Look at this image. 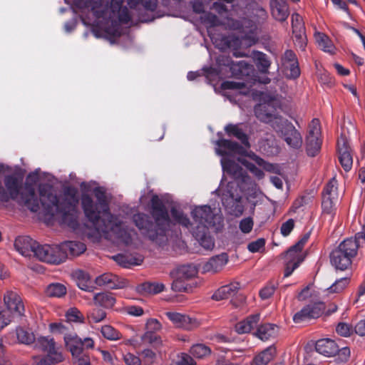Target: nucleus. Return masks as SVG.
<instances>
[{"label":"nucleus","instance_id":"obj_1","mask_svg":"<svg viewBox=\"0 0 365 365\" xmlns=\"http://www.w3.org/2000/svg\"><path fill=\"white\" fill-rule=\"evenodd\" d=\"M132 220L145 238L159 245L167 240V232L173 225H180L186 228L191 225L187 216L176 207L170 208V216L168 209L157 195L151 197L150 215L138 212L133 215Z\"/></svg>","mask_w":365,"mask_h":365},{"label":"nucleus","instance_id":"obj_2","mask_svg":"<svg viewBox=\"0 0 365 365\" xmlns=\"http://www.w3.org/2000/svg\"><path fill=\"white\" fill-rule=\"evenodd\" d=\"M93 192L96 199V202L88 194L81 195V203L85 217L98 232L103 234L112 232L124 245L132 244L135 231L124 226L123 222L110 212L105 188L96 187Z\"/></svg>","mask_w":365,"mask_h":365},{"label":"nucleus","instance_id":"obj_3","mask_svg":"<svg viewBox=\"0 0 365 365\" xmlns=\"http://www.w3.org/2000/svg\"><path fill=\"white\" fill-rule=\"evenodd\" d=\"M39 203L43 208V215L48 220L59 218L62 224L74 227L77 225L76 217L71 213L78 203V190L72 186L66 187L63 190V197L61 201L53 192V187L48 183L38 185Z\"/></svg>","mask_w":365,"mask_h":365},{"label":"nucleus","instance_id":"obj_4","mask_svg":"<svg viewBox=\"0 0 365 365\" xmlns=\"http://www.w3.org/2000/svg\"><path fill=\"white\" fill-rule=\"evenodd\" d=\"M131 21V16L127 7L119 9L109 10L108 14H104L101 19H96L92 24V32L96 37L101 36L102 33L111 37L120 36V24H128Z\"/></svg>","mask_w":365,"mask_h":365},{"label":"nucleus","instance_id":"obj_5","mask_svg":"<svg viewBox=\"0 0 365 365\" xmlns=\"http://www.w3.org/2000/svg\"><path fill=\"white\" fill-rule=\"evenodd\" d=\"M357 253L356 242L345 239L330 253V262L336 269L346 270L351 265Z\"/></svg>","mask_w":365,"mask_h":365},{"label":"nucleus","instance_id":"obj_6","mask_svg":"<svg viewBox=\"0 0 365 365\" xmlns=\"http://www.w3.org/2000/svg\"><path fill=\"white\" fill-rule=\"evenodd\" d=\"M6 310L0 309V329L7 326L14 318L24 317L25 308L21 297L14 291H6L4 295Z\"/></svg>","mask_w":365,"mask_h":365},{"label":"nucleus","instance_id":"obj_7","mask_svg":"<svg viewBox=\"0 0 365 365\" xmlns=\"http://www.w3.org/2000/svg\"><path fill=\"white\" fill-rule=\"evenodd\" d=\"M315 350L326 357L336 356V363L345 364L351 356V351L348 346L339 349L334 340L328 338L317 340L315 344Z\"/></svg>","mask_w":365,"mask_h":365},{"label":"nucleus","instance_id":"obj_8","mask_svg":"<svg viewBox=\"0 0 365 365\" xmlns=\"http://www.w3.org/2000/svg\"><path fill=\"white\" fill-rule=\"evenodd\" d=\"M34 343L36 349L47 353L46 356L42 358L37 365H51L63 360V354L60 349L56 346L53 339L41 336L35 339Z\"/></svg>","mask_w":365,"mask_h":365},{"label":"nucleus","instance_id":"obj_9","mask_svg":"<svg viewBox=\"0 0 365 365\" xmlns=\"http://www.w3.org/2000/svg\"><path fill=\"white\" fill-rule=\"evenodd\" d=\"M338 200L337 181L333 178L324 187L322 192V215H327L331 223L336 212V204Z\"/></svg>","mask_w":365,"mask_h":365},{"label":"nucleus","instance_id":"obj_10","mask_svg":"<svg viewBox=\"0 0 365 365\" xmlns=\"http://www.w3.org/2000/svg\"><path fill=\"white\" fill-rule=\"evenodd\" d=\"M124 0H111L110 5L103 6L101 0H73L74 6L80 9H88L94 17L99 20L104 14H108L109 10L122 8Z\"/></svg>","mask_w":365,"mask_h":365},{"label":"nucleus","instance_id":"obj_11","mask_svg":"<svg viewBox=\"0 0 365 365\" xmlns=\"http://www.w3.org/2000/svg\"><path fill=\"white\" fill-rule=\"evenodd\" d=\"M36 257L49 264H58L66 259V255L62 250L61 244L58 245H39L36 252Z\"/></svg>","mask_w":365,"mask_h":365},{"label":"nucleus","instance_id":"obj_12","mask_svg":"<svg viewBox=\"0 0 365 365\" xmlns=\"http://www.w3.org/2000/svg\"><path fill=\"white\" fill-rule=\"evenodd\" d=\"M320 136V122L319 119L314 118L309 125L308 135L306 138V151L309 156L314 157L319 153L322 143Z\"/></svg>","mask_w":365,"mask_h":365},{"label":"nucleus","instance_id":"obj_13","mask_svg":"<svg viewBox=\"0 0 365 365\" xmlns=\"http://www.w3.org/2000/svg\"><path fill=\"white\" fill-rule=\"evenodd\" d=\"M65 346L71 355H76L79 352L88 353V349H93L94 341L90 337L82 340L76 334H70L63 336Z\"/></svg>","mask_w":365,"mask_h":365},{"label":"nucleus","instance_id":"obj_14","mask_svg":"<svg viewBox=\"0 0 365 365\" xmlns=\"http://www.w3.org/2000/svg\"><path fill=\"white\" fill-rule=\"evenodd\" d=\"M194 221L193 229H197L200 225L206 226L207 229L215 225V215L210 206L201 205L195 207L191 212Z\"/></svg>","mask_w":365,"mask_h":365},{"label":"nucleus","instance_id":"obj_15","mask_svg":"<svg viewBox=\"0 0 365 365\" xmlns=\"http://www.w3.org/2000/svg\"><path fill=\"white\" fill-rule=\"evenodd\" d=\"M282 68L288 78L297 79L300 76V68L296 53L287 49L281 57Z\"/></svg>","mask_w":365,"mask_h":365},{"label":"nucleus","instance_id":"obj_16","mask_svg":"<svg viewBox=\"0 0 365 365\" xmlns=\"http://www.w3.org/2000/svg\"><path fill=\"white\" fill-rule=\"evenodd\" d=\"M325 309L323 302H314L304 306L300 311L297 312L293 317L295 323L316 319L319 317Z\"/></svg>","mask_w":365,"mask_h":365},{"label":"nucleus","instance_id":"obj_17","mask_svg":"<svg viewBox=\"0 0 365 365\" xmlns=\"http://www.w3.org/2000/svg\"><path fill=\"white\" fill-rule=\"evenodd\" d=\"M339 161L345 172H349L353 165L351 149L347 139L341 135L337 141Z\"/></svg>","mask_w":365,"mask_h":365},{"label":"nucleus","instance_id":"obj_18","mask_svg":"<svg viewBox=\"0 0 365 365\" xmlns=\"http://www.w3.org/2000/svg\"><path fill=\"white\" fill-rule=\"evenodd\" d=\"M165 315L178 328L191 330L197 328L200 323L195 318L176 312H166Z\"/></svg>","mask_w":365,"mask_h":365},{"label":"nucleus","instance_id":"obj_19","mask_svg":"<svg viewBox=\"0 0 365 365\" xmlns=\"http://www.w3.org/2000/svg\"><path fill=\"white\" fill-rule=\"evenodd\" d=\"M39 244L29 236H19L14 241V247L17 252L25 257H36Z\"/></svg>","mask_w":365,"mask_h":365},{"label":"nucleus","instance_id":"obj_20","mask_svg":"<svg viewBox=\"0 0 365 365\" xmlns=\"http://www.w3.org/2000/svg\"><path fill=\"white\" fill-rule=\"evenodd\" d=\"M271 15L276 21H285L289 15V8L287 0H270Z\"/></svg>","mask_w":365,"mask_h":365},{"label":"nucleus","instance_id":"obj_21","mask_svg":"<svg viewBox=\"0 0 365 365\" xmlns=\"http://www.w3.org/2000/svg\"><path fill=\"white\" fill-rule=\"evenodd\" d=\"M228 255L222 252L220 255L212 257L202 266V272L216 273L222 269L224 266L228 262Z\"/></svg>","mask_w":365,"mask_h":365},{"label":"nucleus","instance_id":"obj_22","mask_svg":"<svg viewBox=\"0 0 365 365\" xmlns=\"http://www.w3.org/2000/svg\"><path fill=\"white\" fill-rule=\"evenodd\" d=\"M217 145L220 148L218 153L221 155L228 154L247 155L246 149L235 141L227 139H219L217 141Z\"/></svg>","mask_w":365,"mask_h":365},{"label":"nucleus","instance_id":"obj_23","mask_svg":"<svg viewBox=\"0 0 365 365\" xmlns=\"http://www.w3.org/2000/svg\"><path fill=\"white\" fill-rule=\"evenodd\" d=\"M222 166L223 171L231 175L235 180H240L245 182L249 178L246 171L243 168L232 160H222Z\"/></svg>","mask_w":365,"mask_h":365},{"label":"nucleus","instance_id":"obj_24","mask_svg":"<svg viewBox=\"0 0 365 365\" xmlns=\"http://www.w3.org/2000/svg\"><path fill=\"white\" fill-rule=\"evenodd\" d=\"M192 235L205 250H211L213 249L215 242L210 235L209 229H207L206 226L200 225L197 229H193Z\"/></svg>","mask_w":365,"mask_h":365},{"label":"nucleus","instance_id":"obj_25","mask_svg":"<svg viewBox=\"0 0 365 365\" xmlns=\"http://www.w3.org/2000/svg\"><path fill=\"white\" fill-rule=\"evenodd\" d=\"M279 137L283 138L287 145L293 148H299L302 144V135L292 123L288 125V127Z\"/></svg>","mask_w":365,"mask_h":365},{"label":"nucleus","instance_id":"obj_26","mask_svg":"<svg viewBox=\"0 0 365 365\" xmlns=\"http://www.w3.org/2000/svg\"><path fill=\"white\" fill-rule=\"evenodd\" d=\"M240 289L238 282H232L229 284L222 286L212 296V299L216 301H220L234 297Z\"/></svg>","mask_w":365,"mask_h":365},{"label":"nucleus","instance_id":"obj_27","mask_svg":"<svg viewBox=\"0 0 365 365\" xmlns=\"http://www.w3.org/2000/svg\"><path fill=\"white\" fill-rule=\"evenodd\" d=\"M226 134L230 137H235L247 148L250 147L248 135L237 124L229 123L225 127Z\"/></svg>","mask_w":365,"mask_h":365},{"label":"nucleus","instance_id":"obj_28","mask_svg":"<svg viewBox=\"0 0 365 365\" xmlns=\"http://www.w3.org/2000/svg\"><path fill=\"white\" fill-rule=\"evenodd\" d=\"M259 319V314L250 315L236 324L235 330L240 334L249 333L258 324Z\"/></svg>","mask_w":365,"mask_h":365},{"label":"nucleus","instance_id":"obj_29","mask_svg":"<svg viewBox=\"0 0 365 365\" xmlns=\"http://www.w3.org/2000/svg\"><path fill=\"white\" fill-rule=\"evenodd\" d=\"M61 244L62 250L66 255V259L68 257V256H78L83 253L86 250L85 244L81 242L66 241Z\"/></svg>","mask_w":365,"mask_h":365},{"label":"nucleus","instance_id":"obj_30","mask_svg":"<svg viewBox=\"0 0 365 365\" xmlns=\"http://www.w3.org/2000/svg\"><path fill=\"white\" fill-rule=\"evenodd\" d=\"M74 276L76 279L78 287L84 291L92 292L96 289L95 282L93 283L89 274L83 270H77Z\"/></svg>","mask_w":365,"mask_h":365},{"label":"nucleus","instance_id":"obj_31","mask_svg":"<svg viewBox=\"0 0 365 365\" xmlns=\"http://www.w3.org/2000/svg\"><path fill=\"white\" fill-rule=\"evenodd\" d=\"M277 327L273 324H261L254 332V336L259 338L262 341H267L272 337H274L277 334Z\"/></svg>","mask_w":365,"mask_h":365},{"label":"nucleus","instance_id":"obj_32","mask_svg":"<svg viewBox=\"0 0 365 365\" xmlns=\"http://www.w3.org/2000/svg\"><path fill=\"white\" fill-rule=\"evenodd\" d=\"M276 355V349L270 346L255 356L251 362V365H267Z\"/></svg>","mask_w":365,"mask_h":365},{"label":"nucleus","instance_id":"obj_33","mask_svg":"<svg viewBox=\"0 0 365 365\" xmlns=\"http://www.w3.org/2000/svg\"><path fill=\"white\" fill-rule=\"evenodd\" d=\"M93 301L96 305L109 309L112 308L115 304V298L111 292H100L95 294Z\"/></svg>","mask_w":365,"mask_h":365},{"label":"nucleus","instance_id":"obj_34","mask_svg":"<svg viewBox=\"0 0 365 365\" xmlns=\"http://www.w3.org/2000/svg\"><path fill=\"white\" fill-rule=\"evenodd\" d=\"M118 277L111 273H104L95 279V284L98 286H107L110 289H119L122 286L117 282Z\"/></svg>","mask_w":365,"mask_h":365},{"label":"nucleus","instance_id":"obj_35","mask_svg":"<svg viewBox=\"0 0 365 365\" xmlns=\"http://www.w3.org/2000/svg\"><path fill=\"white\" fill-rule=\"evenodd\" d=\"M250 24H251V21L245 19H243L242 20L227 19L226 23V25L229 29L237 31L242 34H245L244 36L242 35V37L246 38H249L250 36L247 34L245 27L247 26V25Z\"/></svg>","mask_w":365,"mask_h":365},{"label":"nucleus","instance_id":"obj_36","mask_svg":"<svg viewBox=\"0 0 365 365\" xmlns=\"http://www.w3.org/2000/svg\"><path fill=\"white\" fill-rule=\"evenodd\" d=\"M164 289L165 285L162 283L149 282L142 283L137 287L138 292L143 294H158L163 292Z\"/></svg>","mask_w":365,"mask_h":365},{"label":"nucleus","instance_id":"obj_37","mask_svg":"<svg viewBox=\"0 0 365 365\" xmlns=\"http://www.w3.org/2000/svg\"><path fill=\"white\" fill-rule=\"evenodd\" d=\"M271 109L272 108L269 105H258L255 108V113L261 122L268 124L275 114Z\"/></svg>","mask_w":365,"mask_h":365},{"label":"nucleus","instance_id":"obj_38","mask_svg":"<svg viewBox=\"0 0 365 365\" xmlns=\"http://www.w3.org/2000/svg\"><path fill=\"white\" fill-rule=\"evenodd\" d=\"M268 124H269L279 136H280L284 130H286L287 127H288V125L292 124V123L282 115L274 114Z\"/></svg>","mask_w":365,"mask_h":365},{"label":"nucleus","instance_id":"obj_39","mask_svg":"<svg viewBox=\"0 0 365 365\" xmlns=\"http://www.w3.org/2000/svg\"><path fill=\"white\" fill-rule=\"evenodd\" d=\"M255 58L259 71L262 73H267L271 65L267 55L261 51H257L255 53Z\"/></svg>","mask_w":365,"mask_h":365},{"label":"nucleus","instance_id":"obj_40","mask_svg":"<svg viewBox=\"0 0 365 365\" xmlns=\"http://www.w3.org/2000/svg\"><path fill=\"white\" fill-rule=\"evenodd\" d=\"M316 41L319 47L325 52L331 53L334 49V46L329 38V37L323 33L315 34Z\"/></svg>","mask_w":365,"mask_h":365},{"label":"nucleus","instance_id":"obj_41","mask_svg":"<svg viewBox=\"0 0 365 365\" xmlns=\"http://www.w3.org/2000/svg\"><path fill=\"white\" fill-rule=\"evenodd\" d=\"M106 317V312L98 307L91 308L87 312V319L88 323H99L103 321Z\"/></svg>","mask_w":365,"mask_h":365},{"label":"nucleus","instance_id":"obj_42","mask_svg":"<svg viewBox=\"0 0 365 365\" xmlns=\"http://www.w3.org/2000/svg\"><path fill=\"white\" fill-rule=\"evenodd\" d=\"M46 292L51 297H61L66 294V288L62 284L53 283L46 287Z\"/></svg>","mask_w":365,"mask_h":365},{"label":"nucleus","instance_id":"obj_43","mask_svg":"<svg viewBox=\"0 0 365 365\" xmlns=\"http://www.w3.org/2000/svg\"><path fill=\"white\" fill-rule=\"evenodd\" d=\"M229 200L230 202H228L227 200L226 201V207L230 209V213L236 217L240 216L244 211V207L240 201L241 197L233 199V197H232L231 199H230Z\"/></svg>","mask_w":365,"mask_h":365},{"label":"nucleus","instance_id":"obj_44","mask_svg":"<svg viewBox=\"0 0 365 365\" xmlns=\"http://www.w3.org/2000/svg\"><path fill=\"white\" fill-rule=\"evenodd\" d=\"M190 351L193 356L202 359L210 355L211 349L204 344H196L192 346Z\"/></svg>","mask_w":365,"mask_h":365},{"label":"nucleus","instance_id":"obj_45","mask_svg":"<svg viewBox=\"0 0 365 365\" xmlns=\"http://www.w3.org/2000/svg\"><path fill=\"white\" fill-rule=\"evenodd\" d=\"M16 336L20 343L27 345L33 344L36 339L33 332L22 327L16 329Z\"/></svg>","mask_w":365,"mask_h":365},{"label":"nucleus","instance_id":"obj_46","mask_svg":"<svg viewBox=\"0 0 365 365\" xmlns=\"http://www.w3.org/2000/svg\"><path fill=\"white\" fill-rule=\"evenodd\" d=\"M128 4L131 9H135L138 4H141L147 11H155L158 5V0H127Z\"/></svg>","mask_w":365,"mask_h":365},{"label":"nucleus","instance_id":"obj_47","mask_svg":"<svg viewBox=\"0 0 365 365\" xmlns=\"http://www.w3.org/2000/svg\"><path fill=\"white\" fill-rule=\"evenodd\" d=\"M143 344L152 345L155 349H158L162 344V340L159 335L151 331H145L141 337Z\"/></svg>","mask_w":365,"mask_h":365},{"label":"nucleus","instance_id":"obj_48","mask_svg":"<svg viewBox=\"0 0 365 365\" xmlns=\"http://www.w3.org/2000/svg\"><path fill=\"white\" fill-rule=\"evenodd\" d=\"M101 331L103 337L108 340L115 341L122 337L121 333L110 325L103 326Z\"/></svg>","mask_w":365,"mask_h":365},{"label":"nucleus","instance_id":"obj_49","mask_svg":"<svg viewBox=\"0 0 365 365\" xmlns=\"http://www.w3.org/2000/svg\"><path fill=\"white\" fill-rule=\"evenodd\" d=\"M292 33H301L306 31L302 17L298 13H293L291 17Z\"/></svg>","mask_w":365,"mask_h":365},{"label":"nucleus","instance_id":"obj_50","mask_svg":"<svg viewBox=\"0 0 365 365\" xmlns=\"http://www.w3.org/2000/svg\"><path fill=\"white\" fill-rule=\"evenodd\" d=\"M302 250L298 248H292L291 246L289 250L284 253V258L286 262H296L299 260V264L303 261L301 255Z\"/></svg>","mask_w":365,"mask_h":365},{"label":"nucleus","instance_id":"obj_51","mask_svg":"<svg viewBox=\"0 0 365 365\" xmlns=\"http://www.w3.org/2000/svg\"><path fill=\"white\" fill-rule=\"evenodd\" d=\"M196 274L197 270L195 267L192 265H183L178 270V275L186 280L193 278Z\"/></svg>","mask_w":365,"mask_h":365},{"label":"nucleus","instance_id":"obj_52","mask_svg":"<svg viewBox=\"0 0 365 365\" xmlns=\"http://www.w3.org/2000/svg\"><path fill=\"white\" fill-rule=\"evenodd\" d=\"M201 20L207 27H215L220 25V21L218 17L211 12H205L201 16Z\"/></svg>","mask_w":365,"mask_h":365},{"label":"nucleus","instance_id":"obj_53","mask_svg":"<svg viewBox=\"0 0 365 365\" xmlns=\"http://www.w3.org/2000/svg\"><path fill=\"white\" fill-rule=\"evenodd\" d=\"M67 322H83L84 317L81 312L76 307L70 308L66 314Z\"/></svg>","mask_w":365,"mask_h":365},{"label":"nucleus","instance_id":"obj_54","mask_svg":"<svg viewBox=\"0 0 365 365\" xmlns=\"http://www.w3.org/2000/svg\"><path fill=\"white\" fill-rule=\"evenodd\" d=\"M292 34L294 35V43L295 46L301 51H304L307 44L306 31Z\"/></svg>","mask_w":365,"mask_h":365},{"label":"nucleus","instance_id":"obj_55","mask_svg":"<svg viewBox=\"0 0 365 365\" xmlns=\"http://www.w3.org/2000/svg\"><path fill=\"white\" fill-rule=\"evenodd\" d=\"M349 279L343 277L336 280V282L328 288L330 293H338L342 291L349 284Z\"/></svg>","mask_w":365,"mask_h":365},{"label":"nucleus","instance_id":"obj_56","mask_svg":"<svg viewBox=\"0 0 365 365\" xmlns=\"http://www.w3.org/2000/svg\"><path fill=\"white\" fill-rule=\"evenodd\" d=\"M70 324L68 322L51 323L49 325L50 330L53 333H59L68 335L66 331L69 330Z\"/></svg>","mask_w":365,"mask_h":365},{"label":"nucleus","instance_id":"obj_57","mask_svg":"<svg viewBox=\"0 0 365 365\" xmlns=\"http://www.w3.org/2000/svg\"><path fill=\"white\" fill-rule=\"evenodd\" d=\"M187 281L178 275L177 278L172 283V289L175 292H187L188 290Z\"/></svg>","mask_w":365,"mask_h":365},{"label":"nucleus","instance_id":"obj_58","mask_svg":"<svg viewBox=\"0 0 365 365\" xmlns=\"http://www.w3.org/2000/svg\"><path fill=\"white\" fill-rule=\"evenodd\" d=\"M73 365H91V359L88 353H81L72 355Z\"/></svg>","mask_w":365,"mask_h":365},{"label":"nucleus","instance_id":"obj_59","mask_svg":"<svg viewBox=\"0 0 365 365\" xmlns=\"http://www.w3.org/2000/svg\"><path fill=\"white\" fill-rule=\"evenodd\" d=\"M336 333L344 337L349 336L352 332V327L345 322H339L336 327Z\"/></svg>","mask_w":365,"mask_h":365},{"label":"nucleus","instance_id":"obj_60","mask_svg":"<svg viewBox=\"0 0 365 365\" xmlns=\"http://www.w3.org/2000/svg\"><path fill=\"white\" fill-rule=\"evenodd\" d=\"M202 74L209 81H216L220 76V71L213 67H204L202 69Z\"/></svg>","mask_w":365,"mask_h":365},{"label":"nucleus","instance_id":"obj_61","mask_svg":"<svg viewBox=\"0 0 365 365\" xmlns=\"http://www.w3.org/2000/svg\"><path fill=\"white\" fill-rule=\"evenodd\" d=\"M242 165H244L251 173H252L258 179H262L264 178V172L258 168L255 164L247 161V160H243L241 161Z\"/></svg>","mask_w":365,"mask_h":365},{"label":"nucleus","instance_id":"obj_62","mask_svg":"<svg viewBox=\"0 0 365 365\" xmlns=\"http://www.w3.org/2000/svg\"><path fill=\"white\" fill-rule=\"evenodd\" d=\"M252 14L258 23L264 21L268 16L267 11L259 5H257L252 9Z\"/></svg>","mask_w":365,"mask_h":365},{"label":"nucleus","instance_id":"obj_63","mask_svg":"<svg viewBox=\"0 0 365 365\" xmlns=\"http://www.w3.org/2000/svg\"><path fill=\"white\" fill-rule=\"evenodd\" d=\"M276 289V285L273 282H269L267 286L259 291V296L262 299H267L271 297Z\"/></svg>","mask_w":365,"mask_h":365},{"label":"nucleus","instance_id":"obj_64","mask_svg":"<svg viewBox=\"0 0 365 365\" xmlns=\"http://www.w3.org/2000/svg\"><path fill=\"white\" fill-rule=\"evenodd\" d=\"M265 246V240L264 238H259L255 241L251 242L247 245V250L252 252L255 253L259 252L262 248Z\"/></svg>","mask_w":365,"mask_h":365}]
</instances>
